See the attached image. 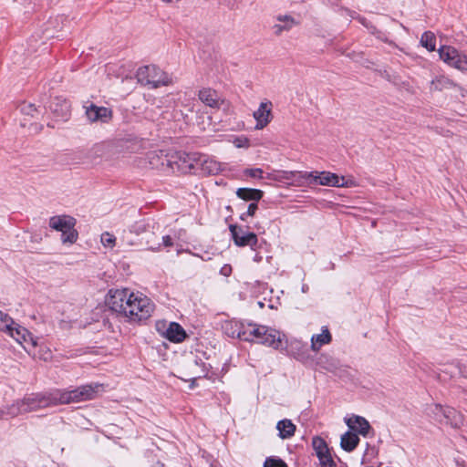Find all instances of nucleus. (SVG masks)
<instances>
[{
  "mask_svg": "<svg viewBox=\"0 0 467 467\" xmlns=\"http://www.w3.org/2000/svg\"><path fill=\"white\" fill-rule=\"evenodd\" d=\"M103 390V384L90 383L81 385L74 389H56L48 394H34L20 402L18 410L19 412H28L57 404L92 400L97 399Z\"/></svg>",
  "mask_w": 467,
  "mask_h": 467,
  "instance_id": "obj_1",
  "label": "nucleus"
},
{
  "mask_svg": "<svg viewBox=\"0 0 467 467\" xmlns=\"http://www.w3.org/2000/svg\"><path fill=\"white\" fill-rule=\"evenodd\" d=\"M106 303L109 307L130 322L140 323L151 317L155 305L141 293H133L129 289L109 290Z\"/></svg>",
  "mask_w": 467,
  "mask_h": 467,
  "instance_id": "obj_2",
  "label": "nucleus"
},
{
  "mask_svg": "<svg viewBox=\"0 0 467 467\" xmlns=\"http://www.w3.org/2000/svg\"><path fill=\"white\" fill-rule=\"evenodd\" d=\"M169 174H188L195 173L200 166L209 172L217 171L216 164L205 160V156L198 152H185L182 150H170Z\"/></svg>",
  "mask_w": 467,
  "mask_h": 467,
  "instance_id": "obj_3",
  "label": "nucleus"
},
{
  "mask_svg": "<svg viewBox=\"0 0 467 467\" xmlns=\"http://www.w3.org/2000/svg\"><path fill=\"white\" fill-rule=\"evenodd\" d=\"M136 78L143 86L157 88L161 86H169L172 83L169 75L155 65H147L138 68Z\"/></svg>",
  "mask_w": 467,
  "mask_h": 467,
  "instance_id": "obj_4",
  "label": "nucleus"
},
{
  "mask_svg": "<svg viewBox=\"0 0 467 467\" xmlns=\"http://www.w3.org/2000/svg\"><path fill=\"white\" fill-rule=\"evenodd\" d=\"M77 220L67 214L55 215L49 218V227L61 233L62 243L74 244L78 240V234L75 229Z\"/></svg>",
  "mask_w": 467,
  "mask_h": 467,
  "instance_id": "obj_5",
  "label": "nucleus"
},
{
  "mask_svg": "<svg viewBox=\"0 0 467 467\" xmlns=\"http://www.w3.org/2000/svg\"><path fill=\"white\" fill-rule=\"evenodd\" d=\"M302 179H311L313 182L331 187H353L356 182L353 179H346L344 176H338L330 171H311L301 174Z\"/></svg>",
  "mask_w": 467,
  "mask_h": 467,
  "instance_id": "obj_6",
  "label": "nucleus"
},
{
  "mask_svg": "<svg viewBox=\"0 0 467 467\" xmlns=\"http://www.w3.org/2000/svg\"><path fill=\"white\" fill-rule=\"evenodd\" d=\"M440 59L448 67L467 73V55L456 47L442 45L438 48Z\"/></svg>",
  "mask_w": 467,
  "mask_h": 467,
  "instance_id": "obj_7",
  "label": "nucleus"
},
{
  "mask_svg": "<svg viewBox=\"0 0 467 467\" xmlns=\"http://www.w3.org/2000/svg\"><path fill=\"white\" fill-rule=\"evenodd\" d=\"M0 330L8 331L12 337L17 342L23 344L29 339L33 347L36 346V340L33 339L28 331L20 326H17L14 320L5 313L0 310Z\"/></svg>",
  "mask_w": 467,
  "mask_h": 467,
  "instance_id": "obj_8",
  "label": "nucleus"
},
{
  "mask_svg": "<svg viewBox=\"0 0 467 467\" xmlns=\"http://www.w3.org/2000/svg\"><path fill=\"white\" fill-rule=\"evenodd\" d=\"M253 337L252 342L263 344L274 348H278L281 346L280 333L265 326L253 324Z\"/></svg>",
  "mask_w": 467,
  "mask_h": 467,
  "instance_id": "obj_9",
  "label": "nucleus"
},
{
  "mask_svg": "<svg viewBox=\"0 0 467 467\" xmlns=\"http://www.w3.org/2000/svg\"><path fill=\"white\" fill-rule=\"evenodd\" d=\"M155 328L161 337L172 343H182L187 337L186 331L177 322L160 320L156 322Z\"/></svg>",
  "mask_w": 467,
  "mask_h": 467,
  "instance_id": "obj_10",
  "label": "nucleus"
},
{
  "mask_svg": "<svg viewBox=\"0 0 467 467\" xmlns=\"http://www.w3.org/2000/svg\"><path fill=\"white\" fill-rule=\"evenodd\" d=\"M147 161L151 169L169 174L170 150H153L147 154Z\"/></svg>",
  "mask_w": 467,
  "mask_h": 467,
  "instance_id": "obj_11",
  "label": "nucleus"
},
{
  "mask_svg": "<svg viewBox=\"0 0 467 467\" xmlns=\"http://www.w3.org/2000/svg\"><path fill=\"white\" fill-rule=\"evenodd\" d=\"M272 103L270 101L261 102L259 108L253 116L256 121L254 129L257 130L265 128L272 119Z\"/></svg>",
  "mask_w": 467,
  "mask_h": 467,
  "instance_id": "obj_12",
  "label": "nucleus"
},
{
  "mask_svg": "<svg viewBox=\"0 0 467 467\" xmlns=\"http://www.w3.org/2000/svg\"><path fill=\"white\" fill-rule=\"evenodd\" d=\"M345 423L351 431L363 437H368L372 431L369 422L364 417L358 415H352L349 418H345Z\"/></svg>",
  "mask_w": 467,
  "mask_h": 467,
  "instance_id": "obj_13",
  "label": "nucleus"
},
{
  "mask_svg": "<svg viewBox=\"0 0 467 467\" xmlns=\"http://www.w3.org/2000/svg\"><path fill=\"white\" fill-rule=\"evenodd\" d=\"M86 115L92 122H109L112 119V110L106 107L90 104L88 107H86Z\"/></svg>",
  "mask_w": 467,
  "mask_h": 467,
  "instance_id": "obj_14",
  "label": "nucleus"
},
{
  "mask_svg": "<svg viewBox=\"0 0 467 467\" xmlns=\"http://www.w3.org/2000/svg\"><path fill=\"white\" fill-rule=\"evenodd\" d=\"M298 22L290 15H278L275 17V24L272 26L275 36H281L284 32L290 31Z\"/></svg>",
  "mask_w": 467,
  "mask_h": 467,
  "instance_id": "obj_15",
  "label": "nucleus"
},
{
  "mask_svg": "<svg viewBox=\"0 0 467 467\" xmlns=\"http://www.w3.org/2000/svg\"><path fill=\"white\" fill-rule=\"evenodd\" d=\"M331 341H332V335H331L328 327H323L321 328V333L314 334L311 337L310 348L312 351L317 352L323 346L328 345Z\"/></svg>",
  "mask_w": 467,
  "mask_h": 467,
  "instance_id": "obj_16",
  "label": "nucleus"
},
{
  "mask_svg": "<svg viewBox=\"0 0 467 467\" xmlns=\"http://www.w3.org/2000/svg\"><path fill=\"white\" fill-rule=\"evenodd\" d=\"M199 99L205 105L211 108H219L223 103L218 93L212 88H202L199 91Z\"/></svg>",
  "mask_w": 467,
  "mask_h": 467,
  "instance_id": "obj_17",
  "label": "nucleus"
},
{
  "mask_svg": "<svg viewBox=\"0 0 467 467\" xmlns=\"http://www.w3.org/2000/svg\"><path fill=\"white\" fill-rule=\"evenodd\" d=\"M358 435L351 431H346L340 438V447L347 452L353 451L359 443Z\"/></svg>",
  "mask_w": 467,
  "mask_h": 467,
  "instance_id": "obj_18",
  "label": "nucleus"
},
{
  "mask_svg": "<svg viewBox=\"0 0 467 467\" xmlns=\"http://www.w3.org/2000/svg\"><path fill=\"white\" fill-rule=\"evenodd\" d=\"M276 430L278 431V436L283 440H286L295 435L296 427L291 420L284 419L277 422Z\"/></svg>",
  "mask_w": 467,
  "mask_h": 467,
  "instance_id": "obj_19",
  "label": "nucleus"
},
{
  "mask_svg": "<svg viewBox=\"0 0 467 467\" xmlns=\"http://www.w3.org/2000/svg\"><path fill=\"white\" fill-rule=\"evenodd\" d=\"M235 193L243 201H252V202H258L264 195L263 191L252 188H239Z\"/></svg>",
  "mask_w": 467,
  "mask_h": 467,
  "instance_id": "obj_20",
  "label": "nucleus"
},
{
  "mask_svg": "<svg viewBox=\"0 0 467 467\" xmlns=\"http://www.w3.org/2000/svg\"><path fill=\"white\" fill-rule=\"evenodd\" d=\"M51 110L57 117L67 118L70 112V105L65 99H56L50 104Z\"/></svg>",
  "mask_w": 467,
  "mask_h": 467,
  "instance_id": "obj_21",
  "label": "nucleus"
},
{
  "mask_svg": "<svg viewBox=\"0 0 467 467\" xmlns=\"http://www.w3.org/2000/svg\"><path fill=\"white\" fill-rule=\"evenodd\" d=\"M258 242L257 235L254 233H248L244 235H240L235 231V245L237 246H249L252 249L256 246Z\"/></svg>",
  "mask_w": 467,
  "mask_h": 467,
  "instance_id": "obj_22",
  "label": "nucleus"
},
{
  "mask_svg": "<svg viewBox=\"0 0 467 467\" xmlns=\"http://www.w3.org/2000/svg\"><path fill=\"white\" fill-rule=\"evenodd\" d=\"M453 82L445 76L435 77L430 83L431 91H441L443 89L451 88Z\"/></svg>",
  "mask_w": 467,
  "mask_h": 467,
  "instance_id": "obj_23",
  "label": "nucleus"
},
{
  "mask_svg": "<svg viewBox=\"0 0 467 467\" xmlns=\"http://www.w3.org/2000/svg\"><path fill=\"white\" fill-rule=\"evenodd\" d=\"M432 413L434 414L437 420L442 421V420H446L449 421L454 415L456 411L451 408H443L440 404L433 405Z\"/></svg>",
  "mask_w": 467,
  "mask_h": 467,
  "instance_id": "obj_24",
  "label": "nucleus"
},
{
  "mask_svg": "<svg viewBox=\"0 0 467 467\" xmlns=\"http://www.w3.org/2000/svg\"><path fill=\"white\" fill-rule=\"evenodd\" d=\"M145 244L147 245V249L152 252H159L161 250L162 247L170 248L172 247L174 243L173 239L170 235H164L162 236V242H155L151 243L149 240L145 241Z\"/></svg>",
  "mask_w": 467,
  "mask_h": 467,
  "instance_id": "obj_25",
  "label": "nucleus"
},
{
  "mask_svg": "<svg viewBox=\"0 0 467 467\" xmlns=\"http://www.w3.org/2000/svg\"><path fill=\"white\" fill-rule=\"evenodd\" d=\"M420 45L428 51L432 52L436 49V36L434 33L426 31L421 35Z\"/></svg>",
  "mask_w": 467,
  "mask_h": 467,
  "instance_id": "obj_26",
  "label": "nucleus"
},
{
  "mask_svg": "<svg viewBox=\"0 0 467 467\" xmlns=\"http://www.w3.org/2000/svg\"><path fill=\"white\" fill-rule=\"evenodd\" d=\"M253 324L249 323L247 325L242 324L241 327L238 329L237 337L241 340L249 341L252 342V339H254L253 337Z\"/></svg>",
  "mask_w": 467,
  "mask_h": 467,
  "instance_id": "obj_27",
  "label": "nucleus"
},
{
  "mask_svg": "<svg viewBox=\"0 0 467 467\" xmlns=\"http://www.w3.org/2000/svg\"><path fill=\"white\" fill-rule=\"evenodd\" d=\"M312 445L317 457L329 451L327 444L320 437L313 438Z\"/></svg>",
  "mask_w": 467,
  "mask_h": 467,
  "instance_id": "obj_28",
  "label": "nucleus"
},
{
  "mask_svg": "<svg viewBox=\"0 0 467 467\" xmlns=\"http://www.w3.org/2000/svg\"><path fill=\"white\" fill-rule=\"evenodd\" d=\"M301 174H304V172L301 171H279L277 172L276 182H286V181H292L296 179H302Z\"/></svg>",
  "mask_w": 467,
  "mask_h": 467,
  "instance_id": "obj_29",
  "label": "nucleus"
},
{
  "mask_svg": "<svg viewBox=\"0 0 467 467\" xmlns=\"http://www.w3.org/2000/svg\"><path fill=\"white\" fill-rule=\"evenodd\" d=\"M263 173L264 171L260 168H250L244 170L243 177L263 179Z\"/></svg>",
  "mask_w": 467,
  "mask_h": 467,
  "instance_id": "obj_30",
  "label": "nucleus"
},
{
  "mask_svg": "<svg viewBox=\"0 0 467 467\" xmlns=\"http://www.w3.org/2000/svg\"><path fill=\"white\" fill-rule=\"evenodd\" d=\"M317 458L321 467H336V463L332 459L329 451Z\"/></svg>",
  "mask_w": 467,
  "mask_h": 467,
  "instance_id": "obj_31",
  "label": "nucleus"
},
{
  "mask_svg": "<svg viewBox=\"0 0 467 467\" xmlns=\"http://www.w3.org/2000/svg\"><path fill=\"white\" fill-rule=\"evenodd\" d=\"M101 243L106 247H113L116 243V237L113 234L106 232L101 234Z\"/></svg>",
  "mask_w": 467,
  "mask_h": 467,
  "instance_id": "obj_32",
  "label": "nucleus"
},
{
  "mask_svg": "<svg viewBox=\"0 0 467 467\" xmlns=\"http://www.w3.org/2000/svg\"><path fill=\"white\" fill-rule=\"evenodd\" d=\"M222 330L230 337H234V326L231 320H220Z\"/></svg>",
  "mask_w": 467,
  "mask_h": 467,
  "instance_id": "obj_33",
  "label": "nucleus"
},
{
  "mask_svg": "<svg viewBox=\"0 0 467 467\" xmlns=\"http://www.w3.org/2000/svg\"><path fill=\"white\" fill-rule=\"evenodd\" d=\"M250 146V140L246 136L240 135L235 137V148L247 149Z\"/></svg>",
  "mask_w": 467,
  "mask_h": 467,
  "instance_id": "obj_34",
  "label": "nucleus"
},
{
  "mask_svg": "<svg viewBox=\"0 0 467 467\" xmlns=\"http://www.w3.org/2000/svg\"><path fill=\"white\" fill-rule=\"evenodd\" d=\"M257 208H258L257 202H251L247 207V211L245 213H240V216H239L240 219L242 221H244L245 216H253L255 213Z\"/></svg>",
  "mask_w": 467,
  "mask_h": 467,
  "instance_id": "obj_35",
  "label": "nucleus"
},
{
  "mask_svg": "<svg viewBox=\"0 0 467 467\" xmlns=\"http://www.w3.org/2000/svg\"><path fill=\"white\" fill-rule=\"evenodd\" d=\"M264 467H287L281 459L267 458L264 463Z\"/></svg>",
  "mask_w": 467,
  "mask_h": 467,
  "instance_id": "obj_36",
  "label": "nucleus"
},
{
  "mask_svg": "<svg viewBox=\"0 0 467 467\" xmlns=\"http://www.w3.org/2000/svg\"><path fill=\"white\" fill-rule=\"evenodd\" d=\"M206 373H207V371L204 368V367L202 366L200 372L193 371V372L190 373L189 379H187L186 380H195V379H201L202 377H205Z\"/></svg>",
  "mask_w": 467,
  "mask_h": 467,
  "instance_id": "obj_37",
  "label": "nucleus"
},
{
  "mask_svg": "<svg viewBox=\"0 0 467 467\" xmlns=\"http://www.w3.org/2000/svg\"><path fill=\"white\" fill-rule=\"evenodd\" d=\"M21 110L25 114L34 116V112L36 111V108L33 104H24L21 108Z\"/></svg>",
  "mask_w": 467,
  "mask_h": 467,
  "instance_id": "obj_38",
  "label": "nucleus"
},
{
  "mask_svg": "<svg viewBox=\"0 0 467 467\" xmlns=\"http://www.w3.org/2000/svg\"><path fill=\"white\" fill-rule=\"evenodd\" d=\"M232 272L233 268L231 265H224L220 270L221 275L224 276H230Z\"/></svg>",
  "mask_w": 467,
  "mask_h": 467,
  "instance_id": "obj_39",
  "label": "nucleus"
},
{
  "mask_svg": "<svg viewBox=\"0 0 467 467\" xmlns=\"http://www.w3.org/2000/svg\"><path fill=\"white\" fill-rule=\"evenodd\" d=\"M276 177H277V173H275V172L268 173L266 176L267 179L274 180V181H276Z\"/></svg>",
  "mask_w": 467,
  "mask_h": 467,
  "instance_id": "obj_40",
  "label": "nucleus"
},
{
  "mask_svg": "<svg viewBox=\"0 0 467 467\" xmlns=\"http://www.w3.org/2000/svg\"><path fill=\"white\" fill-rule=\"evenodd\" d=\"M228 228H229V231H230L231 234H232V237L234 238V224L233 223H229Z\"/></svg>",
  "mask_w": 467,
  "mask_h": 467,
  "instance_id": "obj_41",
  "label": "nucleus"
},
{
  "mask_svg": "<svg viewBox=\"0 0 467 467\" xmlns=\"http://www.w3.org/2000/svg\"><path fill=\"white\" fill-rule=\"evenodd\" d=\"M191 368H201V366L199 365V363L195 360L193 364L191 365Z\"/></svg>",
  "mask_w": 467,
  "mask_h": 467,
  "instance_id": "obj_42",
  "label": "nucleus"
},
{
  "mask_svg": "<svg viewBox=\"0 0 467 467\" xmlns=\"http://www.w3.org/2000/svg\"><path fill=\"white\" fill-rule=\"evenodd\" d=\"M308 291V285L306 284H304L302 285V292L306 293Z\"/></svg>",
  "mask_w": 467,
  "mask_h": 467,
  "instance_id": "obj_43",
  "label": "nucleus"
},
{
  "mask_svg": "<svg viewBox=\"0 0 467 467\" xmlns=\"http://www.w3.org/2000/svg\"><path fill=\"white\" fill-rule=\"evenodd\" d=\"M237 208H238L239 211L244 210V203L241 202V203L237 204Z\"/></svg>",
  "mask_w": 467,
  "mask_h": 467,
  "instance_id": "obj_44",
  "label": "nucleus"
},
{
  "mask_svg": "<svg viewBox=\"0 0 467 467\" xmlns=\"http://www.w3.org/2000/svg\"><path fill=\"white\" fill-rule=\"evenodd\" d=\"M153 467H165V465L160 462H156V464Z\"/></svg>",
  "mask_w": 467,
  "mask_h": 467,
  "instance_id": "obj_45",
  "label": "nucleus"
},
{
  "mask_svg": "<svg viewBox=\"0 0 467 467\" xmlns=\"http://www.w3.org/2000/svg\"><path fill=\"white\" fill-rule=\"evenodd\" d=\"M146 240L150 241L151 243L159 242L158 240H153V238H147Z\"/></svg>",
  "mask_w": 467,
  "mask_h": 467,
  "instance_id": "obj_46",
  "label": "nucleus"
}]
</instances>
